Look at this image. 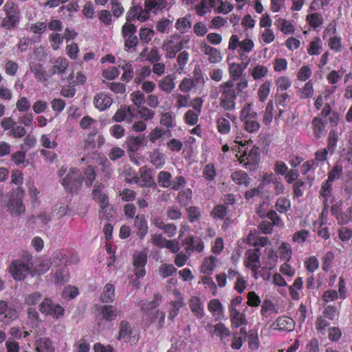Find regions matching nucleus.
Returning a JSON list of instances; mask_svg holds the SVG:
<instances>
[{"mask_svg":"<svg viewBox=\"0 0 352 352\" xmlns=\"http://www.w3.org/2000/svg\"><path fill=\"white\" fill-rule=\"evenodd\" d=\"M232 180L239 186H248L250 184V178L248 173L243 170H236L231 175Z\"/></svg>","mask_w":352,"mask_h":352,"instance_id":"7c9ffc66","label":"nucleus"},{"mask_svg":"<svg viewBox=\"0 0 352 352\" xmlns=\"http://www.w3.org/2000/svg\"><path fill=\"white\" fill-rule=\"evenodd\" d=\"M150 16L147 10H143L140 5L131 6L128 10L126 16V23H131L138 20L140 22L146 21Z\"/></svg>","mask_w":352,"mask_h":352,"instance_id":"9b49d317","label":"nucleus"},{"mask_svg":"<svg viewBox=\"0 0 352 352\" xmlns=\"http://www.w3.org/2000/svg\"><path fill=\"white\" fill-rule=\"evenodd\" d=\"M312 128L314 138L319 140L324 131L325 125L324 122L320 118H315L312 121Z\"/></svg>","mask_w":352,"mask_h":352,"instance_id":"ea45409f","label":"nucleus"},{"mask_svg":"<svg viewBox=\"0 0 352 352\" xmlns=\"http://www.w3.org/2000/svg\"><path fill=\"white\" fill-rule=\"evenodd\" d=\"M192 196V190L186 188L178 192L177 200L182 206H186L191 201Z\"/></svg>","mask_w":352,"mask_h":352,"instance_id":"c03bdc74","label":"nucleus"},{"mask_svg":"<svg viewBox=\"0 0 352 352\" xmlns=\"http://www.w3.org/2000/svg\"><path fill=\"white\" fill-rule=\"evenodd\" d=\"M26 158V153L22 151H18L11 155V159L15 165L21 167V164H23V167H25L27 164H25Z\"/></svg>","mask_w":352,"mask_h":352,"instance_id":"bf43d9fd","label":"nucleus"},{"mask_svg":"<svg viewBox=\"0 0 352 352\" xmlns=\"http://www.w3.org/2000/svg\"><path fill=\"white\" fill-rule=\"evenodd\" d=\"M274 329H277L280 331H292L294 330L295 327L294 320L287 316H280L276 322L273 324Z\"/></svg>","mask_w":352,"mask_h":352,"instance_id":"5701e85b","label":"nucleus"},{"mask_svg":"<svg viewBox=\"0 0 352 352\" xmlns=\"http://www.w3.org/2000/svg\"><path fill=\"white\" fill-rule=\"evenodd\" d=\"M208 309L213 315L223 312V306L219 300L212 299L208 304Z\"/></svg>","mask_w":352,"mask_h":352,"instance_id":"774afa93","label":"nucleus"},{"mask_svg":"<svg viewBox=\"0 0 352 352\" xmlns=\"http://www.w3.org/2000/svg\"><path fill=\"white\" fill-rule=\"evenodd\" d=\"M30 68L38 82H45L50 79L49 71H46L42 64L39 63H32Z\"/></svg>","mask_w":352,"mask_h":352,"instance_id":"4be33fe9","label":"nucleus"},{"mask_svg":"<svg viewBox=\"0 0 352 352\" xmlns=\"http://www.w3.org/2000/svg\"><path fill=\"white\" fill-rule=\"evenodd\" d=\"M252 102L245 103L239 114L244 129L250 133L258 132L261 128L258 114L252 109Z\"/></svg>","mask_w":352,"mask_h":352,"instance_id":"20e7f679","label":"nucleus"},{"mask_svg":"<svg viewBox=\"0 0 352 352\" xmlns=\"http://www.w3.org/2000/svg\"><path fill=\"white\" fill-rule=\"evenodd\" d=\"M112 102L111 97L104 92L97 94L94 99V107L100 111H104L109 108Z\"/></svg>","mask_w":352,"mask_h":352,"instance_id":"6ab92c4d","label":"nucleus"},{"mask_svg":"<svg viewBox=\"0 0 352 352\" xmlns=\"http://www.w3.org/2000/svg\"><path fill=\"white\" fill-rule=\"evenodd\" d=\"M206 330L212 336H216L219 338L221 341H223L226 338L230 336V331L223 322H219L215 325L208 324L206 326Z\"/></svg>","mask_w":352,"mask_h":352,"instance_id":"dca6fc26","label":"nucleus"},{"mask_svg":"<svg viewBox=\"0 0 352 352\" xmlns=\"http://www.w3.org/2000/svg\"><path fill=\"white\" fill-rule=\"evenodd\" d=\"M103 188V184L96 185L92 191L94 200L100 204L102 210H104L109 206V197L104 192H102V189Z\"/></svg>","mask_w":352,"mask_h":352,"instance_id":"412c9836","label":"nucleus"},{"mask_svg":"<svg viewBox=\"0 0 352 352\" xmlns=\"http://www.w3.org/2000/svg\"><path fill=\"white\" fill-rule=\"evenodd\" d=\"M177 269L173 264H162L159 267L160 275L165 278L176 273Z\"/></svg>","mask_w":352,"mask_h":352,"instance_id":"864d4df0","label":"nucleus"},{"mask_svg":"<svg viewBox=\"0 0 352 352\" xmlns=\"http://www.w3.org/2000/svg\"><path fill=\"white\" fill-rule=\"evenodd\" d=\"M54 282L55 283H64L69 280V275L67 270L64 269H60L56 272V273L54 274Z\"/></svg>","mask_w":352,"mask_h":352,"instance_id":"052dcab7","label":"nucleus"},{"mask_svg":"<svg viewBox=\"0 0 352 352\" xmlns=\"http://www.w3.org/2000/svg\"><path fill=\"white\" fill-rule=\"evenodd\" d=\"M96 175V171L94 167L88 166L85 170V177H83V180L87 187H90L93 185Z\"/></svg>","mask_w":352,"mask_h":352,"instance_id":"6e6d98bb","label":"nucleus"},{"mask_svg":"<svg viewBox=\"0 0 352 352\" xmlns=\"http://www.w3.org/2000/svg\"><path fill=\"white\" fill-rule=\"evenodd\" d=\"M83 177L76 168H70L62 180L64 188L70 193L77 192L82 186Z\"/></svg>","mask_w":352,"mask_h":352,"instance_id":"423d86ee","label":"nucleus"},{"mask_svg":"<svg viewBox=\"0 0 352 352\" xmlns=\"http://www.w3.org/2000/svg\"><path fill=\"white\" fill-rule=\"evenodd\" d=\"M69 67V62L65 58L58 57L53 62V65L49 69L50 78L54 75L63 76Z\"/></svg>","mask_w":352,"mask_h":352,"instance_id":"f3484780","label":"nucleus"},{"mask_svg":"<svg viewBox=\"0 0 352 352\" xmlns=\"http://www.w3.org/2000/svg\"><path fill=\"white\" fill-rule=\"evenodd\" d=\"M249 74L252 77L254 80H259L267 76L268 69L266 66L261 64H256L254 67L248 69Z\"/></svg>","mask_w":352,"mask_h":352,"instance_id":"c85d7f7f","label":"nucleus"},{"mask_svg":"<svg viewBox=\"0 0 352 352\" xmlns=\"http://www.w3.org/2000/svg\"><path fill=\"white\" fill-rule=\"evenodd\" d=\"M226 118L219 117L217 119V129L219 133L227 134L230 131L231 125L228 118H230V114L227 113Z\"/></svg>","mask_w":352,"mask_h":352,"instance_id":"72a5a7b5","label":"nucleus"},{"mask_svg":"<svg viewBox=\"0 0 352 352\" xmlns=\"http://www.w3.org/2000/svg\"><path fill=\"white\" fill-rule=\"evenodd\" d=\"M175 79L174 75L169 74L166 76L159 81L158 85L160 89L166 94L171 93L175 87Z\"/></svg>","mask_w":352,"mask_h":352,"instance_id":"2f4dec72","label":"nucleus"},{"mask_svg":"<svg viewBox=\"0 0 352 352\" xmlns=\"http://www.w3.org/2000/svg\"><path fill=\"white\" fill-rule=\"evenodd\" d=\"M131 96L132 102L138 108L141 107V105L145 102V95L140 91L133 92Z\"/></svg>","mask_w":352,"mask_h":352,"instance_id":"338daca9","label":"nucleus"},{"mask_svg":"<svg viewBox=\"0 0 352 352\" xmlns=\"http://www.w3.org/2000/svg\"><path fill=\"white\" fill-rule=\"evenodd\" d=\"M139 173L140 177H135L134 179L135 183H138L140 187L151 188L156 186L150 168L147 167V166H143L140 168Z\"/></svg>","mask_w":352,"mask_h":352,"instance_id":"ddd939ff","label":"nucleus"},{"mask_svg":"<svg viewBox=\"0 0 352 352\" xmlns=\"http://www.w3.org/2000/svg\"><path fill=\"white\" fill-rule=\"evenodd\" d=\"M260 256V250L258 248L248 250L245 252L244 265L252 270L256 279L258 278L257 274L261 267Z\"/></svg>","mask_w":352,"mask_h":352,"instance_id":"1a4fd4ad","label":"nucleus"},{"mask_svg":"<svg viewBox=\"0 0 352 352\" xmlns=\"http://www.w3.org/2000/svg\"><path fill=\"white\" fill-rule=\"evenodd\" d=\"M102 319L107 322H111L116 319L118 312L116 309L111 305H104L98 309Z\"/></svg>","mask_w":352,"mask_h":352,"instance_id":"a878e982","label":"nucleus"},{"mask_svg":"<svg viewBox=\"0 0 352 352\" xmlns=\"http://www.w3.org/2000/svg\"><path fill=\"white\" fill-rule=\"evenodd\" d=\"M148 262L147 254L144 251H137L133 254V272L138 278L146 275L145 265Z\"/></svg>","mask_w":352,"mask_h":352,"instance_id":"9d476101","label":"nucleus"},{"mask_svg":"<svg viewBox=\"0 0 352 352\" xmlns=\"http://www.w3.org/2000/svg\"><path fill=\"white\" fill-rule=\"evenodd\" d=\"M271 83L269 80L265 81L258 88L257 94L261 102H264L267 98L270 93Z\"/></svg>","mask_w":352,"mask_h":352,"instance_id":"603ef678","label":"nucleus"},{"mask_svg":"<svg viewBox=\"0 0 352 352\" xmlns=\"http://www.w3.org/2000/svg\"><path fill=\"white\" fill-rule=\"evenodd\" d=\"M149 160L151 164L157 169L162 168L166 161V155L161 153L159 149H155L149 155Z\"/></svg>","mask_w":352,"mask_h":352,"instance_id":"c756f323","label":"nucleus"},{"mask_svg":"<svg viewBox=\"0 0 352 352\" xmlns=\"http://www.w3.org/2000/svg\"><path fill=\"white\" fill-rule=\"evenodd\" d=\"M160 123L168 129L173 128L175 126V122L172 114L169 112H166L162 114Z\"/></svg>","mask_w":352,"mask_h":352,"instance_id":"13d9d810","label":"nucleus"},{"mask_svg":"<svg viewBox=\"0 0 352 352\" xmlns=\"http://www.w3.org/2000/svg\"><path fill=\"white\" fill-rule=\"evenodd\" d=\"M36 349L38 352H55L52 342L48 338H41L37 340Z\"/></svg>","mask_w":352,"mask_h":352,"instance_id":"f704fd0d","label":"nucleus"},{"mask_svg":"<svg viewBox=\"0 0 352 352\" xmlns=\"http://www.w3.org/2000/svg\"><path fill=\"white\" fill-rule=\"evenodd\" d=\"M189 307L193 314L199 319L204 316V305L197 296H192L189 300Z\"/></svg>","mask_w":352,"mask_h":352,"instance_id":"bb28decb","label":"nucleus"},{"mask_svg":"<svg viewBox=\"0 0 352 352\" xmlns=\"http://www.w3.org/2000/svg\"><path fill=\"white\" fill-rule=\"evenodd\" d=\"M134 117L135 116L131 107L124 106L116 111L112 118V120L116 122H120L124 120L128 122H131Z\"/></svg>","mask_w":352,"mask_h":352,"instance_id":"aec40b11","label":"nucleus"},{"mask_svg":"<svg viewBox=\"0 0 352 352\" xmlns=\"http://www.w3.org/2000/svg\"><path fill=\"white\" fill-rule=\"evenodd\" d=\"M111 12L115 17H120L124 12V8L119 0H111Z\"/></svg>","mask_w":352,"mask_h":352,"instance_id":"0e129e2a","label":"nucleus"},{"mask_svg":"<svg viewBox=\"0 0 352 352\" xmlns=\"http://www.w3.org/2000/svg\"><path fill=\"white\" fill-rule=\"evenodd\" d=\"M147 140L143 136H134L129 135L127 137L125 144L126 146L127 151L129 155L134 154L139 151L142 147L146 145Z\"/></svg>","mask_w":352,"mask_h":352,"instance_id":"2eb2a0df","label":"nucleus"},{"mask_svg":"<svg viewBox=\"0 0 352 352\" xmlns=\"http://www.w3.org/2000/svg\"><path fill=\"white\" fill-rule=\"evenodd\" d=\"M240 163L250 170H255L260 160L259 148L254 146L250 150H245L239 159Z\"/></svg>","mask_w":352,"mask_h":352,"instance_id":"6e6552de","label":"nucleus"},{"mask_svg":"<svg viewBox=\"0 0 352 352\" xmlns=\"http://www.w3.org/2000/svg\"><path fill=\"white\" fill-rule=\"evenodd\" d=\"M230 314V322L232 328H238L242 325H246L248 320L245 314L241 313L237 309L228 310Z\"/></svg>","mask_w":352,"mask_h":352,"instance_id":"b1692460","label":"nucleus"},{"mask_svg":"<svg viewBox=\"0 0 352 352\" xmlns=\"http://www.w3.org/2000/svg\"><path fill=\"white\" fill-rule=\"evenodd\" d=\"M220 107L227 111H232L236 107V100L237 98L234 84L232 80H227L219 86Z\"/></svg>","mask_w":352,"mask_h":352,"instance_id":"7ed1b4c3","label":"nucleus"},{"mask_svg":"<svg viewBox=\"0 0 352 352\" xmlns=\"http://www.w3.org/2000/svg\"><path fill=\"white\" fill-rule=\"evenodd\" d=\"M228 214V208L225 204L215 206L211 211V216L215 219H223Z\"/></svg>","mask_w":352,"mask_h":352,"instance_id":"de8ad7c7","label":"nucleus"},{"mask_svg":"<svg viewBox=\"0 0 352 352\" xmlns=\"http://www.w3.org/2000/svg\"><path fill=\"white\" fill-rule=\"evenodd\" d=\"M154 35V30L148 28H141L139 30V36L142 44H148Z\"/></svg>","mask_w":352,"mask_h":352,"instance_id":"09e8293b","label":"nucleus"},{"mask_svg":"<svg viewBox=\"0 0 352 352\" xmlns=\"http://www.w3.org/2000/svg\"><path fill=\"white\" fill-rule=\"evenodd\" d=\"M191 16L188 14L184 17L179 18L175 24V28L181 34L188 32L191 28Z\"/></svg>","mask_w":352,"mask_h":352,"instance_id":"473e14b6","label":"nucleus"},{"mask_svg":"<svg viewBox=\"0 0 352 352\" xmlns=\"http://www.w3.org/2000/svg\"><path fill=\"white\" fill-rule=\"evenodd\" d=\"M250 60L248 59L247 62L242 66L241 64L232 63L229 65V74L230 78L228 80H232L234 84L239 78H242V74L246 67L248 66Z\"/></svg>","mask_w":352,"mask_h":352,"instance_id":"393cba45","label":"nucleus"},{"mask_svg":"<svg viewBox=\"0 0 352 352\" xmlns=\"http://www.w3.org/2000/svg\"><path fill=\"white\" fill-rule=\"evenodd\" d=\"M119 67H121L123 70L121 77L122 80L126 82H129L133 78L134 74L132 65L129 62L124 60L123 65H119Z\"/></svg>","mask_w":352,"mask_h":352,"instance_id":"79ce46f5","label":"nucleus"},{"mask_svg":"<svg viewBox=\"0 0 352 352\" xmlns=\"http://www.w3.org/2000/svg\"><path fill=\"white\" fill-rule=\"evenodd\" d=\"M278 253L280 259L285 263H288L292 254L291 245L286 242H282L278 248Z\"/></svg>","mask_w":352,"mask_h":352,"instance_id":"e433bc0d","label":"nucleus"},{"mask_svg":"<svg viewBox=\"0 0 352 352\" xmlns=\"http://www.w3.org/2000/svg\"><path fill=\"white\" fill-rule=\"evenodd\" d=\"M246 338L251 350H257L259 348L260 342L256 330L250 329Z\"/></svg>","mask_w":352,"mask_h":352,"instance_id":"37998d69","label":"nucleus"},{"mask_svg":"<svg viewBox=\"0 0 352 352\" xmlns=\"http://www.w3.org/2000/svg\"><path fill=\"white\" fill-rule=\"evenodd\" d=\"M134 228L137 236L142 239L148 232V225L145 215L143 214H138L135 217Z\"/></svg>","mask_w":352,"mask_h":352,"instance_id":"a211bd4d","label":"nucleus"},{"mask_svg":"<svg viewBox=\"0 0 352 352\" xmlns=\"http://www.w3.org/2000/svg\"><path fill=\"white\" fill-rule=\"evenodd\" d=\"M200 114L201 113L193 110L190 109L187 111L184 115L186 123L191 126L196 124L198 122L199 116Z\"/></svg>","mask_w":352,"mask_h":352,"instance_id":"680f3d73","label":"nucleus"},{"mask_svg":"<svg viewBox=\"0 0 352 352\" xmlns=\"http://www.w3.org/2000/svg\"><path fill=\"white\" fill-rule=\"evenodd\" d=\"M217 176V170L214 164L210 163L206 164L203 170V177L208 182H212Z\"/></svg>","mask_w":352,"mask_h":352,"instance_id":"3c124183","label":"nucleus"},{"mask_svg":"<svg viewBox=\"0 0 352 352\" xmlns=\"http://www.w3.org/2000/svg\"><path fill=\"white\" fill-rule=\"evenodd\" d=\"M26 186L32 203H35L37 200L40 192L34 185L33 179H30L27 181Z\"/></svg>","mask_w":352,"mask_h":352,"instance_id":"e2e57ef3","label":"nucleus"},{"mask_svg":"<svg viewBox=\"0 0 352 352\" xmlns=\"http://www.w3.org/2000/svg\"><path fill=\"white\" fill-rule=\"evenodd\" d=\"M275 207L280 213H286L291 208L290 200L284 197H278L276 200Z\"/></svg>","mask_w":352,"mask_h":352,"instance_id":"8fccbe9b","label":"nucleus"},{"mask_svg":"<svg viewBox=\"0 0 352 352\" xmlns=\"http://www.w3.org/2000/svg\"><path fill=\"white\" fill-rule=\"evenodd\" d=\"M115 298V287L111 283H107L104 287L103 292L101 295V300L105 303L113 302Z\"/></svg>","mask_w":352,"mask_h":352,"instance_id":"c9c22d12","label":"nucleus"},{"mask_svg":"<svg viewBox=\"0 0 352 352\" xmlns=\"http://www.w3.org/2000/svg\"><path fill=\"white\" fill-rule=\"evenodd\" d=\"M6 16L3 19L2 26L11 30L19 22L20 12L19 7L14 3H6L4 6Z\"/></svg>","mask_w":352,"mask_h":352,"instance_id":"0eeeda50","label":"nucleus"},{"mask_svg":"<svg viewBox=\"0 0 352 352\" xmlns=\"http://www.w3.org/2000/svg\"><path fill=\"white\" fill-rule=\"evenodd\" d=\"M27 133L24 126L21 125H15L8 133V135L13 138H21Z\"/></svg>","mask_w":352,"mask_h":352,"instance_id":"69168bd1","label":"nucleus"},{"mask_svg":"<svg viewBox=\"0 0 352 352\" xmlns=\"http://www.w3.org/2000/svg\"><path fill=\"white\" fill-rule=\"evenodd\" d=\"M338 141V134L336 129H331L328 136L327 150L333 154L336 148Z\"/></svg>","mask_w":352,"mask_h":352,"instance_id":"49530a36","label":"nucleus"},{"mask_svg":"<svg viewBox=\"0 0 352 352\" xmlns=\"http://www.w3.org/2000/svg\"><path fill=\"white\" fill-rule=\"evenodd\" d=\"M24 197L25 191L21 187L12 189L10 192L6 207L11 216L18 217L25 212Z\"/></svg>","mask_w":352,"mask_h":352,"instance_id":"f03ea898","label":"nucleus"},{"mask_svg":"<svg viewBox=\"0 0 352 352\" xmlns=\"http://www.w3.org/2000/svg\"><path fill=\"white\" fill-rule=\"evenodd\" d=\"M217 258L214 256L205 258L200 267V272L205 274L210 275L212 273Z\"/></svg>","mask_w":352,"mask_h":352,"instance_id":"4c0bfd02","label":"nucleus"},{"mask_svg":"<svg viewBox=\"0 0 352 352\" xmlns=\"http://www.w3.org/2000/svg\"><path fill=\"white\" fill-rule=\"evenodd\" d=\"M274 25L285 34H290L294 32V25L286 19L278 18Z\"/></svg>","mask_w":352,"mask_h":352,"instance_id":"a19ab883","label":"nucleus"},{"mask_svg":"<svg viewBox=\"0 0 352 352\" xmlns=\"http://www.w3.org/2000/svg\"><path fill=\"white\" fill-rule=\"evenodd\" d=\"M277 312L278 308L272 301L268 299L263 300L261 309V314L263 317L267 318L270 314Z\"/></svg>","mask_w":352,"mask_h":352,"instance_id":"58836bf2","label":"nucleus"},{"mask_svg":"<svg viewBox=\"0 0 352 352\" xmlns=\"http://www.w3.org/2000/svg\"><path fill=\"white\" fill-rule=\"evenodd\" d=\"M133 329L130 323L126 320H122L119 324L118 339L123 340L126 342L131 337Z\"/></svg>","mask_w":352,"mask_h":352,"instance_id":"cd10ccee","label":"nucleus"},{"mask_svg":"<svg viewBox=\"0 0 352 352\" xmlns=\"http://www.w3.org/2000/svg\"><path fill=\"white\" fill-rule=\"evenodd\" d=\"M172 175L168 171H160L157 175V182L160 187L168 188L171 186Z\"/></svg>","mask_w":352,"mask_h":352,"instance_id":"a18cd8bd","label":"nucleus"},{"mask_svg":"<svg viewBox=\"0 0 352 352\" xmlns=\"http://www.w3.org/2000/svg\"><path fill=\"white\" fill-rule=\"evenodd\" d=\"M32 258V255L27 252L10 263L8 270L14 280L21 281L27 277L33 267Z\"/></svg>","mask_w":352,"mask_h":352,"instance_id":"f257e3e1","label":"nucleus"},{"mask_svg":"<svg viewBox=\"0 0 352 352\" xmlns=\"http://www.w3.org/2000/svg\"><path fill=\"white\" fill-rule=\"evenodd\" d=\"M189 53L187 51H182L179 54L177 58V63L178 65V68H177V71L179 73H182L186 65L187 62L189 59Z\"/></svg>","mask_w":352,"mask_h":352,"instance_id":"4d7b16f0","label":"nucleus"},{"mask_svg":"<svg viewBox=\"0 0 352 352\" xmlns=\"http://www.w3.org/2000/svg\"><path fill=\"white\" fill-rule=\"evenodd\" d=\"M190 42L188 36H182L179 34H174L166 39L163 46H167L177 51H181Z\"/></svg>","mask_w":352,"mask_h":352,"instance_id":"4468645a","label":"nucleus"},{"mask_svg":"<svg viewBox=\"0 0 352 352\" xmlns=\"http://www.w3.org/2000/svg\"><path fill=\"white\" fill-rule=\"evenodd\" d=\"M308 79V65L302 66L297 74V80L295 82L296 88L298 89V96L300 98H308V82H305L303 86L301 83Z\"/></svg>","mask_w":352,"mask_h":352,"instance_id":"f8f14e48","label":"nucleus"},{"mask_svg":"<svg viewBox=\"0 0 352 352\" xmlns=\"http://www.w3.org/2000/svg\"><path fill=\"white\" fill-rule=\"evenodd\" d=\"M137 27L132 23H125L121 28V35L124 39V49L128 53L136 52L139 39L136 36Z\"/></svg>","mask_w":352,"mask_h":352,"instance_id":"39448f33","label":"nucleus"},{"mask_svg":"<svg viewBox=\"0 0 352 352\" xmlns=\"http://www.w3.org/2000/svg\"><path fill=\"white\" fill-rule=\"evenodd\" d=\"M274 104L272 101H269L265 107V110L263 115V122L265 125H270L273 120L274 114Z\"/></svg>","mask_w":352,"mask_h":352,"instance_id":"5fc2aeb1","label":"nucleus"}]
</instances>
